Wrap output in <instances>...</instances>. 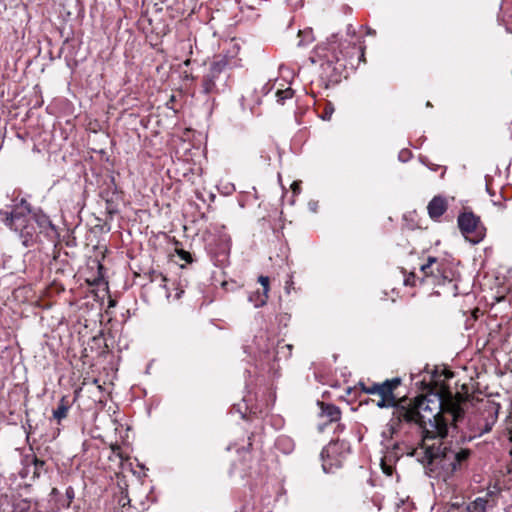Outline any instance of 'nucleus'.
<instances>
[{
    "mask_svg": "<svg viewBox=\"0 0 512 512\" xmlns=\"http://www.w3.org/2000/svg\"><path fill=\"white\" fill-rule=\"evenodd\" d=\"M466 403L456 400L443 402L422 398L415 404L400 406L383 429L382 445L385 450L407 451V442L423 441L425 438L449 436L451 426L459 427L465 421Z\"/></svg>",
    "mask_w": 512,
    "mask_h": 512,
    "instance_id": "obj_1",
    "label": "nucleus"
},
{
    "mask_svg": "<svg viewBox=\"0 0 512 512\" xmlns=\"http://www.w3.org/2000/svg\"><path fill=\"white\" fill-rule=\"evenodd\" d=\"M448 436L425 438L423 441L407 442V451L398 449L386 450L381 459V467L387 476L394 472V464L403 455L414 456L421 462L431 478L448 481L456 472L461 471L470 457V450L452 445Z\"/></svg>",
    "mask_w": 512,
    "mask_h": 512,
    "instance_id": "obj_2",
    "label": "nucleus"
},
{
    "mask_svg": "<svg viewBox=\"0 0 512 512\" xmlns=\"http://www.w3.org/2000/svg\"><path fill=\"white\" fill-rule=\"evenodd\" d=\"M0 219L9 229L15 231L22 245L39 250L55 247L60 233L49 215L42 209L32 211L30 203L24 199H15L11 209H1Z\"/></svg>",
    "mask_w": 512,
    "mask_h": 512,
    "instance_id": "obj_3",
    "label": "nucleus"
},
{
    "mask_svg": "<svg viewBox=\"0 0 512 512\" xmlns=\"http://www.w3.org/2000/svg\"><path fill=\"white\" fill-rule=\"evenodd\" d=\"M315 57L321 61V80L327 88L330 83L340 81L343 70L347 67L348 61L357 58L361 61L364 57V48L354 40L340 41L338 34H333L326 43L317 45Z\"/></svg>",
    "mask_w": 512,
    "mask_h": 512,
    "instance_id": "obj_4",
    "label": "nucleus"
},
{
    "mask_svg": "<svg viewBox=\"0 0 512 512\" xmlns=\"http://www.w3.org/2000/svg\"><path fill=\"white\" fill-rule=\"evenodd\" d=\"M293 346L284 343V339L274 329L260 330L252 342L244 346V352L253 361L255 370L265 371L273 377L278 376L279 362L288 360Z\"/></svg>",
    "mask_w": 512,
    "mask_h": 512,
    "instance_id": "obj_5",
    "label": "nucleus"
},
{
    "mask_svg": "<svg viewBox=\"0 0 512 512\" xmlns=\"http://www.w3.org/2000/svg\"><path fill=\"white\" fill-rule=\"evenodd\" d=\"M274 401L275 397L271 392L263 393L259 399L257 394L253 395L250 390H247L242 401L232 406L230 413H237L241 419L245 420L255 418L261 419L265 423L269 421L274 429H281L284 426V419L280 416L268 415Z\"/></svg>",
    "mask_w": 512,
    "mask_h": 512,
    "instance_id": "obj_6",
    "label": "nucleus"
},
{
    "mask_svg": "<svg viewBox=\"0 0 512 512\" xmlns=\"http://www.w3.org/2000/svg\"><path fill=\"white\" fill-rule=\"evenodd\" d=\"M232 61L226 56L216 58L204 73L200 92L214 99L215 95L224 93L231 88Z\"/></svg>",
    "mask_w": 512,
    "mask_h": 512,
    "instance_id": "obj_7",
    "label": "nucleus"
},
{
    "mask_svg": "<svg viewBox=\"0 0 512 512\" xmlns=\"http://www.w3.org/2000/svg\"><path fill=\"white\" fill-rule=\"evenodd\" d=\"M499 408L500 405L497 403L486 402L474 414L469 416L465 414V421L459 427L451 426L450 431L463 433V429L467 428L469 439L482 436L490 432L497 422Z\"/></svg>",
    "mask_w": 512,
    "mask_h": 512,
    "instance_id": "obj_8",
    "label": "nucleus"
},
{
    "mask_svg": "<svg viewBox=\"0 0 512 512\" xmlns=\"http://www.w3.org/2000/svg\"><path fill=\"white\" fill-rule=\"evenodd\" d=\"M206 241V250L216 267L225 268L229 265L231 238L223 225L211 227Z\"/></svg>",
    "mask_w": 512,
    "mask_h": 512,
    "instance_id": "obj_9",
    "label": "nucleus"
},
{
    "mask_svg": "<svg viewBox=\"0 0 512 512\" xmlns=\"http://www.w3.org/2000/svg\"><path fill=\"white\" fill-rule=\"evenodd\" d=\"M422 281L431 278L434 285L451 284L456 278V270L445 260L429 256L426 263L420 266Z\"/></svg>",
    "mask_w": 512,
    "mask_h": 512,
    "instance_id": "obj_10",
    "label": "nucleus"
},
{
    "mask_svg": "<svg viewBox=\"0 0 512 512\" xmlns=\"http://www.w3.org/2000/svg\"><path fill=\"white\" fill-rule=\"evenodd\" d=\"M400 384L401 379L399 377L387 379L379 383L378 388L375 390V395L380 396V400L376 402V406L379 408H393V411L400 406H404L397 401L394 394V391Z\"/></svg>",
    "mask_w": 512,
    "mask_h": 512,
    "instance_id": "obj_11",
    "label": "nucleus"
},
{
    "mask_svg": "<svg viewBox=\"0 0 512 512\" xmlns=\"http://www.w3.org/2000/svg\"><path fill=\"white\" fill-rule=\"evenodd\" d=\"M318 405L320 406L319 417L321 419V422L318 424L319 432H324L329 425L336 423L334 433H341L345 426L338 423L341 419V411L339 407L334 404H328L320 401H318Z\"/></svg>",
    "mask_w": 512,
    "mask_h": 512,
    "instance_id": "obj_12",
    "label": "nucleus"
},
{
    "mask_svg": "<svg viewBox=\"0 0 512 512\" xmlns=\"http://www.w3.org/2000/svg\"><path fill=\"white\" fill-rule=\"evenodd\" d=\"M457 222L461 233L466 238L471 234H475V238L471 239L473 243H478L482 239L483 234L480 231V218L473 212L460 213Z\"/></svg>",
    "mask_w": 512,
    "mask_h": 512,
    "instance_id": "obj_13",
    "label": "nucleus"
},
{
    "mask_svg": "<svg viewBox=\"0 0 512 512\" xmlns=\"http://www.w3.org/2000/svg\"><path fill=\"white\" fill-rule=\"evenodd\" d=\"M339 448H341V450H348L349 445L345 441L340 442L338 440H332L327 446H325L322 449L320 456L323 461V470L326 473L330 472L332 467L338 464L339 460L337 459V455L340 453Z\"/></svg>",
    "mask_w": 512,
    "mask_h": 512,
    "instance_id": "obj_14",
    "label": "nucleus"
},
{
    "mask_svg": "<svg viewBox=\"0 0 512 512\" xmlns=\"http://www.w3.org/2000/svg\"><path fill=\"white\" fill-rule=\"evenodd\" d=\"M258 281L260 283V287L255 291L250 292L248 296V301L252 303L255 308L262 307L267 303L270 285V279L268 276L261 275L258 278Z\"/></svg>",
    "mask_w": 512,
    "mask_h": 512,
    "instance_id": "obj_15",
    "label": "nucleus"
},
{
    "mask_svg": "<svg viewBox=\"0 0 512 512\" xmlns=\"http://www.w3.org/2000/svg\"><path fill=\"white\" fill-rule=\"evenodd\" d=\"M24 461L29 466H33V475L31 476L32 481L40 478L41 475L48 471L46 461L38 458L33 452L24 454Z\"/></svg>",
    "mask_w": 512,
    "mask_h": 512,
    "instance_id": "obj_16",
    "label": "nucleus"
},
{
    "mask_svg": "<svg viewBox=\"0 0 512 512\" xmlns=\"http://www.w3.org/2000/svg\"><path fill=\"white\" fill-rule=\"evenodd\" d=\"M158 280H159V286L162 287L163 289H165L166 297L168 300H170L171 298L173 300L181 299L182 295L184 294V289L180 283H177V285L173 284L174 285L173 290L175 291V293L172 294L166 284L167 278L165 276H163L161 273L156 274L155 272H153V277H152L151 281L155 282Z\"/></svg>",
    "mask_w": 512,
    "mask_h": 512,
    "instance_id": "obj_17",
    "label": "nucleus"
},
{
    "mask_svg": "<svg viewBox=\"0 0 512 512\" xmlns=\"http://www.w3.org/2000/svg\"><path fill=\"white\" fill-rule=\"evenodd\" d=\"M428 214L432 219L440 218L447 210V201L442 196H435L427 206Z\"/></svg>",
    "mask_w": 512,
    "mask_h": 512,
    "instance_id": "obj_18",
    "label": "nucleus"
},
{
    "mask_svg": "<svg viewBox=\"0 0 512 512\" xmlns=\"http://www.w3.org/2000/svg\"><path fill=\"white\" fill-rule=\"evenodd\" d=\"M275 448L285 455L291 454L295 449L294 440L287 435H279L275 440Z\"/></svg>",
    "mask_w": 512,
    "mask_h": 512,
    "instance_id": "obj_19",
    "label": "nucleus"
},
{
    "mask_svg": "<svg viewBox=\"0 0 512 512\" xmlns=\"http://www.w3.org/2000/svg\"><path fill=\"white\" fill-rule=\"evenodd\" d=\"M492 495L493 492H488L486 497H477L466 505L463 512H487L488 497Z\"/></svg>",
    "mask_w": 512,
    "mask_h": 512,
    "instance_id": "obj_20",
    "label": "nucleus"
},
{
    "mask_svg": "<svg viewBox=\"0 0 512 512\" xmlns=\"http://www.w3.org/2000/svg\"><path fill=\"white\" fill-rule=\"evenodd\" d=\"M12 505L15 512H41L38 509V503L34 502V504H32V500L28 498H20Z\"/></svg>",
    "mask_w": 512,
    "mask_h": 512,
    "instance_id": "obj_21",
    "label": "nucleus"
},
{
    "mask_svg": "<svg viewBox=\"0 0 512 512\" xmlns=\"http://www.w3.org/2000/svg\"><path fill=\"white\" fill-rule=\"evenodd\" d=\"M69 409V401L65 397H62L58 403L57 408L53 410V418L56 419L58 423H60L62 419L67 417Z\"/></svg>",
    "mask_w": 512,
    "mask_h": 512,
    "instance_id": "obj_22",
    "label": "nucleus"
},
{
    "mask_svg": "<svg viewBox=\"0 0 512 512\" xmlns=\"http://www.w3.org/2000/svg\"><path fill=\"white\" fill-rule=\"evenodd\" d=\"M298 37L300 38L299 42L297 44L299 47H304V46L312 43L314 41L312 28L307 27L303 30H299Z\"/></svg>",
    "mask_w": 512,
    "mask_h": 512,
    "instance_id": "obj_23",
    "label": "nucleus"
},
{
    "mask_svg": "<svg viewBox=\"0 0 512 512\" xmlns=\"http://www.w3.org/2000/svg\"><path fill=\"white\" fill-rule=\"evenodd\" d=\"M21 465H22V468L21 470L19 471V476L22 480H26L27 478H29L31 480V476L33 475V466H29L25 461H24V454L21 456Z\"/></svg>",
    "mask_w": 512,
    "mask_h": 512,
    "instance_id": "obj_24",
    "label": "nucleus"
},
{
    "mask_svg": "<svg viewBox=\"0 0 512 512\" xmlns=\"http://www.w3.org/2000/svg\"><path fill=\"white\" fill-rule=\"evenodd\" d=\"M293 93L294 92L291 88H287L284 90H281V89L277 90V92H276L277 102L279 104L283 105L287 99H290L293 97Z\"/></svg>",
    "mask_w": 512,
    "mask_h": 512,
    "instance_id": "obj_25",
    "label": "nucleus"
},
{
    "mask_svg": "<svg viewBox=\"0 0 512 512\" xmlns=\"http://www.w3.org/2000/svg\"><path fill=\"white\" fill-rule=\"evenodd\" d=\"M333 112L334 107L330 102H327L323 105V110L321 112L318 111L320 118L323 120H330Z\"/></svg>",
    "mask_w": 512,
    "mask_h": 512,
    "instance_id": "obj_26",
    "label": "nucleus"
},
{
    "mask_svg": "<svg viewBox=\"0 0 512 512\" xmlns=\"http://www.w3.org/2000/svg\"><path fill=\"white\" fill-rule=\"evenodd\" d=\"M379 383L378 382H372L370 384H365L363 382H360V386L363 392L371 395H375V390L378 388Z\"/></svg>",
    "mask_w": 512,
    "mask_h": 512,
    "instance_id": "obj_27",
    "label": "nucleus"
},
{
    "mask_svg": "<svg viewBox=\"0 0 512 512\" xmlns=\"http://www.w3.org/2000/svg\"><path fill=\"white\" fill-rule=\"evenodd\" d=\"M12 476L14 478V481L10 484V488H11V490L17 491L19 496L21 497L22 494L19 491L22 488L29 489L31 487V483L24 482L23 484H21V483L15 484L14 482L16 481V477L14 475H12Z\"/></svg>",
    "mask_w": 512,
    "mask_h": 512,
    "instance_id": "obj_28",
    "label": "nucleus"
},
{
    "mask_svg": "<svg viewBox=\"0 0 512 512\" xmlns=\"http://www.w3.org/2000/svg\"><path fill=\"white\" fill-rule=\"evenodd\" d=\"M412 158V152L409 149H402L398 154L399 161L405 163Z\"/></svg>",
    "mask_w": 512,
    "mask_h": 512,
    "instance_id": "obj_29",
    "label": "nucleus"
},
{
    "mask_svg": "<svg viewBox=\"0 0 512 512\" xmlns=\"http://www.w3.org/2000/svg\"><path fill=\"white\" fill-rule=\"evenodd\" d=\"M65 496L67 498V504L66 506L69 507L72 503L73 499L75 498V491L72 486H68L65 491Z\"/></svg>",
    "mask_w": 512,
    "mask_h": 512,
    "instance_id": "obj_30",
    "label": "nucleus"
},
{
    "mask_svg": "<svg viewBox=\"0 0 512 512\" xmlns=\"http://www.w3.org/2000/svg\"><path fill=\"white\" fill-rule=\"evenodd\" d=\"M417 276L415 272H410L408 276L404 278V284L406 286H414L416 284Z\"/></svg>",
    "mask_w": 512,
    "mask_h": 512,
    "instance_id": "obj_31",
    "label": "nucleus"
},
{
    "mask_svg": "<svg viewBox=\"0 0 512 512\" xmlns=\"http://www.w3.org/2000/svg\"><path fill=\"white\" fill-rule=\"evenodd\" d=\"M0 512H15L13 505L8 501L0 503Z\"/></svg>",
    "mask_w": 512,
    "mask_h": 512,
    "instance_id": "obj_32",
    "label": "nucleus"
},
{
    "mask_svg": "<svg viewBox=\"0 0 512 512\" xmlns=\"http://www.w3.org/2000/svg\"><path fill=\"white\" fill-rule=\"evenodd\" d=\"M178 254L181 257V259L185 260L188 263H191L193 261L192 255L189 252L182 250Z\"/></svg>",
    "mask_w": 512,
    "mask_h": 512,
    "instance_id": "obj_33",
    "label": "nucleus"
},
{
    "mask_svg": "<svg viewBox=\"0 0 512 512\" xmlns=\"http://www.w3.org/2000/svg\"><path fill=\"white\" fill-rule=\"evenodd\" d=\"M273 86L274 85L271 82H267L266 84H264L261 89L263 95H267L268 93H270V91L273 89Z\"/></svg>",
    "mask_w": 512,
    "mask_h": 512,
    "instance_id": "obj_34",
    "label": "nucleus"
},
{
    "mask_svg": "<svg viewBox=\"0 0 512 512\" xmlns=\"http://www.w3.org/2000/svg\"><path fill=\"white\" fill-rule=\"evenodd\" d=\"M234 448L236 449L237 453L243 454L244 461L246 460V457L250 455V452L248 450H246L244 447H242V448L234 447Z\"/></svg>",
    "mask_w": 512,
    "mask_h": 512,
    "instance_id": "obj_35",
    "label": "nucleus"
},
{
    "mask_svg": "<svg viewBox=\"0 0 512 512\" xmlns=\"http://www.w3.org/2000/svg\"><path fill=\"white\" fill-rule=\"evenodd\" d=\"M347 35L351 36L352 38L356 37V31L352 25L347 26Z\"/></svg>",
    "mask_w": 512,
    "mask_h": 512,
    "instance_id": "obj_36",
    "label": "nucleus"
},
{
    "mask_svg": "<svg viewBox=\"0 0 512 512\" xmlns=\"http://www.w3.org/2000/svg\"><path fill=\"white\" fill-rule=\"evenodd\" d=\"M292 189H293V193L294 194H297V193H300V184L298 182H294L292 185H291Z\"/></svg>",
    "mask_w": 512,
    "mask_h": 512,
    "instance_id": "obj_37",
    "label": "nucleus"
},
{
    "mask_svg": "<svg viewBox=\"0 0 512 512\" xmlns=\"http://www.w3.org/2000/svg\"><path fill=\"white\" fill-rule=\"evenodd\" d=\"M308 205H309V208H310L311 211H313V212L317 211V206H318L317 202L310 201Z\"/></svg>",
    "mask_w": 512,
    "mask_h": 512,
    "instance_id": "obj_38",
    "label": "nucleus"
},
{
    "mask_svg": "<svg viewBox=\"0 0 512 512\" xmlns=\"http://www.w3.org/2000/svg\"><path fill=\"white\" fill-rule=\"evenodd\" d=\"M419 160L422 164H424L426 167L429 165L430 161L426 156H420Z\"/></svg>",
    "mask_w": 512,
    "mask_h": 512,
    "instance_id": "obj_39",
    "label": "nucleus"
},
{
    "mask_svg": "<svg viewBox=\"0 0 512 512\" xmlns=\"http://www.w3.org/2000/svg\"><path fill=\"white\" fill-rule=\"evenodd\" d=\"M431 171H437L441 166L440 165H437V164H433V163H429V165L427 166Z\"/></svg>",
    "mask_w": 512,
    "mask_h": 512,
    "instance_id": "obj_40",
    "label": "nucleus"
},
{
    "mask_svg": "<svg viewBox=\"0 0 512 512\" xmlns=\"http://www.w3.org/2000/svg\"><path fill=\"white\" fill-rule=\"evenodd\" d=\"M459 509H460V507H459V506H457V505L453 504V505L449 508L448 512H458V511H459Z\"/></svg>",
    "mask_w": 512,
    "mask_h": 512,
    "instance_id": "obj_41",
    "label": "nucleus"
},
{
    "mask_svg": "<svg viewBox=\"0 0 512 512\" xmlns=\"http://www.w3.org/2000/svg\"><path fill=\"white\" fill-rule=\"evenodd\" d=\"M239 467L237 464H234L233 467H232V470H231V473H234L236 470H238ZM240 470L244 471V467L243 468H240Z\"/></svg>",
    "mask_w": 512,
    "mask_h": 512,
    "instance_id": "obj_42",
    "label": "nucleus"
},
{
    "mask_svg": "<svg viewBox=\"0 0 512 512\" xmlns=\"http://www.w3.org/2000/svg\"><path fill=\"white\" fill-rule=\"evenodd\" d=\"M111 184L113 185L114 190L116 191L117 190V186L115 184V178L113 176L111 177Z\"/></svg>",
    "mask_w": 512,
    "mask_h": 512,
    "instance_id": "obj_43",
    "label": "nucleus"
},
{
    "mask_svg": "<svg viewBox=\"0 0 512 512\" xmlns=\"http://www.w3.org/2000/svg\"><path fill=\"white\" fill-rule=\"evenodd\" d=\"M291 284H292V281H290V282H288V281H287V282H286V287H285V288H286V290H287V292H288V293H289V290H290Z\"/></svg>",
    "mask_w": 512,
    "mask_h": 512,
    "instance_id": "obj_44",
    "label": "nucleus"
},
{
    "mask_svg": "<svg viewBox=\"0 0 512 512\" xmlns=\"http://www.w3.org/2000/svg\"><path fill=\"white\" fill-rule=\"evenodd\" d=\"M255 434H256L255 431L251 433V436H249V441H251L252 437H255ZM251 445H252V443L249 442L248 446H251Z\"/></svg>",
    "mask_w": 512,
    "mask_h": 512,
    "instance_id": "obj_45",
    "label": "nucleus"
},
{
    "mask_svg": "<svg viewBox=\"0 0 512 512\" xmlns=\"http://www.w3.org/2000/svg\"><path fill=\"white\" fill-rule=\"evenodd\" d=\"M59 492H58V489L57 488H53L52 491H51V495H57Z\"/></svg>",
    "mask_w": 512,
    "mask_h": 512,
    "instance_id": "obj_46",
    "label": "nucleus"
},
{
    "mask_svg": "<svg viewBox=\"0 0 512 512\" xmlns=\"http://www.w3.org/2000/svg\"><path fill=\"white\" fill-rule=\"evenodd\" d=\"M245 373H246V374H248V376H249V377H251V376H252V371H251V370H249V369H246V370H245Z\"/></svg>",
    "mask_w": 512,
    "mask_h": 512,
    "instance_id": "obj_47",
    "label": "nucleus"
},
{
    "mask_svg": "<svg viewBox=\"0 0 512 512\" xmlns=\"http://www.w3.org/2000/svg\"><path fill=\"white\" fill-rule=\"evenodd\" d=\"M445 172H446V167H444L443 172L441 173V178H444Z\"/></svg>",
    "mask_w": 512,
    "mask_h": 512,
    "instance_id": "obj_48",
    "label": "nucleus"
},
{
    "mask_svg": "<svg viewBox=\"0 0 512 512\" xmlns=\"http://www.w3.org/2000/svg\"><path fill=\"white\" fill-rule=\"evenodd\" d=\"M283 319H287V316H286V315L281 316V318H280V322H281Z\"/></svg>",
    "mask_w": 512,
    "mask_h": 512,
    "instance_id": "obj_49",
    "label": "nucleus"
},
{
    "mask_svg": "<svg viewBox=\"0 0 512 512\" xmlns=\"http://www.w3.org/2000/svg\"><path fill=\"white\" fill-rule=\"evenodd\" d=\"M244 472L245 473L243 475H241L242 477L245 476V475L251 476V473H247L245 470H244Z\"/></svg>",
    "mask_w": 512,
    "mask_h": 512,
    "instance_id": "obj_50",
    "label": "nucleus"
},
{
    "mask_svg": "<svg viewBox=\"0 0 512 512\" xmlns=\"http://www.w3.org/2000/svg\"><path fill=\"white\" fill-rule=\"evenodd\" d=\"M421 144H422V141L418 145H414V148L420 147Z\"/></svg>",
    "mask_w": 512,
    "mask_h": 512,
    "instance_id": "obj_51",
    "label": "nucleus"
},
{
    "mask_svg": "<svg viewBox=\"0 0 512 512\" xmlns=\"http://www.w3.org/2000/svg\"><path fill=\"white\" fill-rule=\"evenodd\" d=\"M311 61H312L313 63H315V62H316L315 57H311Z\"/></svg>",
    "mask_w": 512,
    "mask_h": 512,
    "instance_id": "obj_52",
    "label": "nucleus"
},
{
    "mask_svg": "<svg viewBox=\"0 0 512 512\" xmlns=\"http://www.w3.org/2000/svg\"><path fill=\"white\" fill-rule=\"evenodd\" d=\"M368 33H369V34H374V33H375V31L368 30Z\"/></svg>",
    "mask_w": 512,
    "mask_h": 512,
    "instance_id": "obj_53",
    "label": "nucleus"
}]
</instances>
